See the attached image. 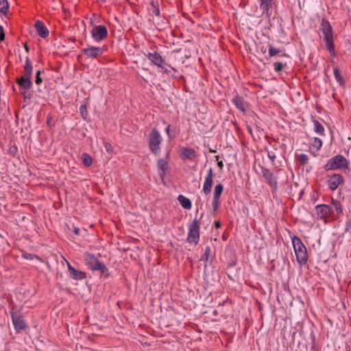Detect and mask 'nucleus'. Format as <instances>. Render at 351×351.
<instances>
[{
	"label": "nucleus",
	"instance_id": "nucleus-1",
	"mask_svg": "<svg viewBox=\"0 0 351 351\" xmlns=\"http://www.w3.org/2000/svg\"><path fill=\"white\" fill-rule=\"evenodd\" d=\"M292 243L298 262L300 265L306 264L308 260V255L305 245L301 239L296 236L292 238Z\"/></svg>",
	"mask_w": 351,
	"mask_h": 351
},
{
	"label": "nucleus",
	"instance_id": "nucleus-2",
	"mask_svg": "<svg viewBox=\"0 0 351 351\" xmlns=\"http://www.w3.org/2000/svg\"><path fill=\"white\" fill-rule=\"evenodd\" d=\"M162 141V137L159 131L153 128L148 136V145L151 152L156 156L160 152V144Z\"/></svg>",
	"mask_w": 351,
	"mask_h": 351
},
{
	"label": "nucleus",
	"instance_id": "nucleus-3",
	"mask_svg": "<svg viewBox=\"0 0 351 351\" xmlns=\"http://www.w3.org/2000/svg\"><path fill=\"white\" fill-rule=\"evenodd\" d=\"M16 82L19 86V91L23 96L24 100L30 99L32 98V94L27 93V91L32 86V77L23 75L16 79Z\"/></svg>",
	"mask_w": 351,
	"mask_h": 351
},
{
	"label": "nucleus",
	"instance_id": "nucleus-4",
	"mask_svg": "<svg viewBox=\"0 0 351 351\" xmlns=\"http://www.w3.org/2000/svg\"><path fill=\"white\" fill-rule=\"evenodd\" d=\"M322 27L323 34L324 35V40L326 41V47L330 53L335 56V51L332 39V27L327 21L323 22L322 23Z\"/></svg>",
	"mask_w": 351,
	"mask_h": 351
},
{
	"label": "nucleus",
	"instance_id": "nucleus-5",
	"mask_svg": "<svg viewBox=\"0 0 351 351\" xmlns=\"http://www.w3.org/2000/svg\"><path fill=\"white\" fill-rule=\"evenodd\" d=\"M200 225L198 220L195 218L189 224V233L187 241L189 243L197 244L199 239Z\"/></svg>",
	"mask_w": 351,
	"mask_h": 351
},
{
	"label": "nucleus",
	"instance_id": "nucleus-6",
	"mask_svg": "<svg viewBox=\"0 0 351 351\" xmlns=\"http://www.w3.org/2000/svg\"><path fill=\"white\" fill-rule=\"evenodd\" d=\"M347 167V160L342 155H337L330 158L324 168L326 170H335Z\"/></svg>",
	"mask_w": 351,
	"mask_h": 351
},
{
	"label": "nucleus",
	"instance_id": "nucleus-7",
	"mask_svg": "<svg viewBox=\"0 0 351 351\" xmlns=\"http://www.w3.org/2000/svg\"><path fill=\"white\" fill-rule=\"evenodd\" d=\"M10 314L16 333H19L22 330H24L27 327V324L23 319L22 313L20 311H14L12 310L10 311Z\"/></svg>",
	"mask_w": 351,
	"mask_h": 351
},
{
	"label": "nucleus",
	"instance_id": "nucleus-8",
	"mask_svg": "<svg viewBox=\"0 0 351 351\" xmlns=\"http://www.w3.org/2000/svg\"><path fill=\"white\" fill-rule=\"evenodd\" d=\"M90 34L95 41L99 42L107 37L108 29L105 25H99L93 27L90 31Z\"/></svg>",
	"mask_w": 351,
	"mask_h": 351
},
{
	"label": "nucleus",
	"instance_id": "nucleus-9",
	"mask_svg": "<svg viewBox=\"0 0 351 351\" xmlns=\"http://www.w3.org/2000/svg\"><path fill=\"white\" fill-rule=\"evenodd\" d=\"M105 51L104 47L88 46L82 50V53L87 58H97L101 56Z\"/></svg>",
	"mask_w": 351,
	"mask_h": 351
},
{
	"label": "nucleus",
	"instance_id": "nucleus-10",
	"mask_svg": "<svg viewBox=\"0 0 351 351\" xmlns=\"http://www.w3.org/2000/svg\"><path fill=\"white\" fill-rule=\"evenodd\" d=\"M213 170L211 167H210L208 170L203 185V192L205 195L209 194L211 191L213 184Z\"/></svg>",
	"mask_w": 351,
	"mask_h": 351
},
{
	"label": "nucleus",
	"instance_id": "nucleus-11",
	"mask_svg": "<svg viewBox=\"0 0 351 351\" xmlns=\"http://www.w3.org/2000/svg\"><path fill=\"white\" fill-rule=\"evenodd\" d=\"M69 276L75 280H82L86 278L84 271L75 269L69 261H66Z\"/></svg>",
	"mask_w": 351,
	"mask_h": 351
},
{
	"label": "nucleus",
	"instance_id": "nucleus-12",
	"mask_svg": "<svg viewBox=\"0 0 351 351\" xmlns=\"http://www.w3.org/2000/svg\"><path fill=\"white\" fill-rule=\"evenodd\" d=\"M102 262L99 261L93 254L86 253V263L88 268L93 271H97Z\"/></svg>",
	"mask_w": 351,
	"mask_h": 351
},
{
	"label": "nucleus",
	"instance_id": "nucleus-13",
	"mask_svg": "<svg viewBox=\"0 0 351 351\" xmlns=\"http://www.w3.org/2000/svg\"><path fill=\"white\" fill-rule=\"evenodd\" d=\"M315 208L317 214L320 218L328 217L333 213L332 207L326 204L317 205Z\"/></svg>",
	"mask_w": 351,
	"mask_h": 351
},
{
	"label": "nucleus",
	"instance_id": "nucleus-14",
	"mask_svg": "<svg viewBox=\"0 0 351 351\" xmlns=\"http://www.w3.org/2000/svg\"><path fill=\"white\" fill-rule=\"evenodd\" d=\"M343 178L340 174L332 175L328 181L329 189L332 191L336 190L338 186L343 183Z\"/></svg>",
	"mask_w": 351,
	"mask_h": 351
},
{
	"label": "nucleus",
	"instance_id": "nucleus-15",
	"mask_svg": "<svg viewBox=\"0 0 351 351\" xmlns=\"http://www.w3.org/2000/svg\"><path fill=\"white\" fill-rule=\"evenodd\" d=\"M263 14L269 17L272 14V0H258Z\"/></svg>",
	"mask_w": 351,
	"mask_h": 351
},
{
	"label": "nucleus",
	"instance_id": "nucleus-16",
	"mask_svg": "<svg viewBox=\"0 0 351 351\" xmlns=\"http://www.w3.org/2000/svg\"><path fill=\"white\" fill-rule=\"evenodd\" d=\"M147 57L155 65L162 69L164 68L163 64H165V60L158 52L148 53Z\"/></svg>",
	"mask_w": 351,
	"mask_h": 351
},
{
	"label": "nucleus",
	"instance_id": "nucleus-17",
	"mask_svg": "<svg viewBox=\"0 0 351 351\" xmlns=\"http://www.w3.org/2000/svg\"><path fill=\"white\" fill-rule=\"evenodd\" d=\"M236 261H232L231 262L229 263L228 268V276L232 280L239 282L241 279L239 272L237 270L234 269V266L236 265Z\"/></svg>",
	"mask_w": 351,
	"mask_h": 351
},
{
	"label": "nucleus",
	"instance_id": "nucleus-18",
	"mask_svg": "<svg viewBox=\"0 0 351 351\" xmlns=\"http://www.w3.org/2000/svg\"><path fill=\"white\" fill-rule=\"evenodd\" d=\"M38 34L43 38L49 36V30L40 21H36L34 24Z\"/></svg>",
	"mask_w": 351,
	"mask_h": 351
},
{
	"label": "nucleus",
	"instance_id": "nucleus-19",
	"mask_svg": "<svg viewBox=\"0 0 351 351\" xmlns=\"http://www.w3.org/2000/svg\"><path fill=\"white\" fill-rule=\"evenodd\" d=\"M180 157L182 159L193 160L196 156V152L194 149L189 147H182L180 149Z\"/></svg>",
	"mask_w": 351,
	"mask_h": 351
},
{
	"label": "nucleus",
	"instance_id": "nucleus-20",
	"mask_svg": "<svg viewBox=\"0 0 351 351\" xmlns=\"http://www.w3.org/2000/svg\"><path fill=\"white\" fill-rule=\"evenodd\" d=\"M157 165L158 174L161 179L163 180L165 176V171L168 169L167 162L163 158H160L158 160Z\"/></svg>",
	"mask_w": 351,
	"mask_h": 351
},
{
	"label": "nucleus",
	"instance_id": "nucleus-21",
	"mask_svg": "<svg viewBox=\"0 0 351 351\" xmlns=\"http://www.w3.org/2000/svg\"><path fill=\"white\" fill-rule=\"evenodd\" d=\"M178 200L184 208L188 210L191 208L192 204L189 198L186 197L182 195H180L178 197Z\"/></svg>",
	"mask_w": 351,
	"mask_h": 351
},
{
	"label": "nucleus",
	"instance_id": "nucleus-22",
	"mask_svg": "<svg viewBox=\"0 0 351 351\" xmlns=\"http://www.w3.org/2000/svg\"><path fill=\"white\" fill-rule=\"evenodd\" d=\"M33 72V66L31 60L29 58H26L25 64L24 67V75L25 76L32 77Z\"/></svg>",
	"mask_w": 351,
	"mask_h": 351
},
{
	"label": "nucleus",
	"instance_id": "nucleus-23",
	"mask_svg": "<svg viewBox=\"0 0 351 351\" xmlns=\"http://www.w3.org/2000/svg\"><path fill=\"white\" fill-rule=\"evenodd\" d=\"M263 174L265 178H266L272 186L277 184V181L274 175L267 169L263 170Z\"/></svg>",
	"mask_w": 351,
	"mask_h": 351
},
{
	"label": "nucleus",
	"instance_id": "nucleus-24",
	"mask_svg": "<svg viewBox=\"0 0 351 351\" xmlns=\"http://www.w3.org/2000/svg\"><path fill=\"white\" fill-rule=\"evenodd\" d=\"M200 260L204 261L206 263L212 261V252L210 246H206L205 247L204 252Z\"/></svg>",
	"mask_w": 351,
	"mask_h": 351
},
{
	"label": "nucleus",
	"instance_id": "nucleus-25",
	"mask_svg": "<svg viewBox=\"0 0 351 351\" xmlns=\"http://www.w3.org/2000/svg\"><path fill=\"white\" fill-rule=\"evenodd\" d=\"M82 160L83 164L86 167H90L93 163L92 157L89 154H86V153L82 154Z\"/></svg>",
	"mask_w": 351,
	"mask_h": 351
},
{
	"label": "nucleus",
	"instance_id": "nucleus-26",
	"mask_svg": "<svg viewBox=\"0 0 351 351\" xmlns=\"http://www.w3.org/2000/svg\"><path fill=\"white\" fill-rule=\"evenodd\" d=\"M313 122L315 132L323 135L324 132V128L322 125L317 120H313Z\"/></svg>",
	"mask_w": 351,
	"mask_h": 351
},
{
	"label": "nucleus",
	"instance_id": "nucleus-27",
	"mask_svg": "<svg viewBox=\"0 0 351 351\" xmlns=\"http://www.w3.org/2000/svg\"><path fill=\"white\" fill-rule=\"evenodd\" d=\"M9 10V3L7 0H0V12L6 14Z\"/></svg>",
	"mask_w": 351,
	"mask_h": 351
},
{
	"label": "nucleus",
	"instance_id": "nucleus-28",
	"mask_svg": "<svg viewBox=\"0 0 351 351\" xmlns=\"http://www.w3.org/2000/svg\"><path fill=\"white\" fill-rule=\"evenodd\" d=\"M223 184H217L215 187V192H214L213 197H215V199H219L220 196L223 192Z\"/></svg>",
	"mask_w": 351,
	"mask_h": 351
},
{
	"label": "nucleus",
	"instance_id": "nucleus-29",
	"mask_svg": "<svg viewBox=\"0 0 351 351\" xmlns=\"http://www.w3.org/2000/svg\"><path fill=\"white\" fill-rule=\"evenodd\" d=\"M333 71H334V75H335V77L337 82H338L339 83V84L341 86L344 85L345 82H344V80L343 79V77L340 75L339 70L337 67H335V68H334Z\"/></svg>",
	"mask_w": 351,
	"mask_h": 351
},
{
	"label": "nucleus",
	"instance_id": "nucleus-30",
	"mask_svg": "<svg viewBox=\"0 0 351 351\" xmlns=\"http://www.w3.org/2000/svg\"><path fill=\"white\" fill-rule=\"evenodd\" d=\"M165 131H166L169 139H173L176 137V132L175 128L171 130V125H168L167 127L165 128Z\"/></svg>",
	"mask_w": 351,
	"mask_h": 351
},
{
	"label": "nucleus",
	"instance_id": "nucleus-31",
	"mask_svg": "<svg viewBox=\"0 0 351 351\" xmlns=\"http://www.w3.org/2000/svg\"><path fill=\"white\" fill-rule=\"evenodd\" d=\"M332 205L336 210V212L339 214V213H342L343 212V209H342V206L341 205V204L337 201V200H332Z\"/></svg>",
	"mask_w": 351,
	"mask_h": 351
},
{
	"label": "nucleus",
	"instance_id": "nucleus-32",
	"mask_svg": "<svg viewBox=\"0 0 351 351\" xmlns=\"http://www.w3.org/2000/svg\"><path fill=\"white\" fill-rule=\"evenodd\" d=\"M97 271H100V272L106 276H109V274H108V269L107 268V267L104 265V263H101V266H99V267L98 268Z\"/></svg>",
	"mask_w": 351,
	"mask_h": 351
},
{
	"label": "nucleus",
	"instance_id": "nucleus-33",
	"mask_svg": "<svg viewBox=\"0 0 351 351\" xmlns=\"http://www.w3.org/2000/svg\"><path fill=\"white\" fill-rule=\"evenodd\" d=\"M322 145V141L319 138H315L313 139V146L315 147L317 150L319 149Z\"/></svg>",
	"mask_w": 351,
	"mask_h": 351
},
{
	"label": "nucleus",
	"instance_id": "nucleus-34",
	"mask_svg": "<svg viewBox=\"0 0 351 351\" xmlns=\"http://www.w3.org/2000/svg\"><path fill=\"white\" fill-rule=\"evenodd\" d=\"M21 256L27 260H32L34 258H37V256L31 253H27L25 252H22Z\"/></svg>",
	"mask_w": 351,
	"mask_h": 351
},
{
	"label": "nucleus",
	"instance_id": "nucleus-35",
	"mask_svg": "<svg viewBox=\"0 0 351 351\" xmlns=\"http://www.w3.org/2000/svg\"><path fill=\"white\" fill-rule=\"evenodd\" d=\"M298 160L301 164L304 165L308 162V158L307 155H306L304 154H301L299 156Z\"/></svg>",
	"mask_w": 351,
	"mask_h": 351
},
{
	"label": "nucleus",
	"instance_id": "nucleus-36",
	"mask_svg": "<svg viewBox=\"0 0 351 351\" xmlns=\"http://www.w3.org/2000/svg\"><path fill=\"white\" fill-rule=\"evenodd\" d=\"M232 101L238 109L241 110V101L239 97H234L232 99Z\"/></svg>",
	"mask_w": 351,
	"mask_h": 351
},
{
	"label": "nucleus",
	"instance_id": "nucleus-37",
	"mask_svg": "<svg viewBox=\"0 0 351 351\" xmlns=\"http://www.w3.org/2000/svg\"><path fill=\"white\" fill-rule=\"evenodd\" d=\"M280 51L278 49L274 48L272 46H269V54L270 56H274L278 54Z\"/></svg>",
	"mask_w": 351,
	"mask_h": 351
},
{
	"label": "nucleus",
	"instance_id": "nucleus-38",
	"mask_svg": "<svg viewBox=\"0 0 351 351\" xmlns=\"http://www.w3.org/2000/svg\"><path fill=\"white\" fill-rule=\"evenodd\" d=\"M80 111L82 117L85 119L86 116L87 115L86 106L85 104L81 105L80 107Z\"/></svg>",
	"mask_w": 351,
	"mask_h": 351
},
{
	"label": "nucleus",
	"instance_id": "nucleus-39",
	"mask_svg": "<svg viewBox=\"0 0 351 351\" xmlns=\"http://www.w3.org/2000/svg\"><path fill=\"white\" fill-rule=\"evenodd\" d=\"M40 73H41V71H38L36 73V80H35V82L37 85H40L42 82H43V80L40 77Z\"/></svg>",
	"mask_w": 351,
	"mask_h": 351
},
{
	"label": "nucleus",
	"instance_id": "nucleus-40",
	"mask_svg": "<svg viewBox=\"0 0 351 351\" xmlns=\"http://www.w3.org/2000/svg\"><path fill=\"white\" fill-rule=\"evenodd\" d=\"M219 205V199H215V197H213L212 206H213L214 211H216L218 209Z\"/></svg>",
	"mask_w": 351,
	"mask_h": 351
},
{
	"label": "nucleus",
	"instance_id": "nucleus-41",
	"mask_svg": "<svg viewBox=\"0 0 351 351\" xmlns=\"http://www.w3.org/2000/svg\"><path fill=\"white\" fill-rule=\"evenodd\" d=\"M152 7H153V11L152 12L156 15L159 16H160V10L157 5H156L154 2L152 3Z\"/></svg>",
	"mask_w": 351,
	"mask_h": 351
},
{
	"label": "nucleus",
	"instance_id": "nucleus-42",
	"mask_svg": "<svg viewBox=\"0 0 351 351\" xmlns=\"http://www.w3.org/2000/svg\"><path fill=\"white\" fill-rule=\"evenodd\" d=\"M283 64L281 62H275L274 64V70L277 72L280 71L283 68Z\"/></svg>",
	"mask_w": 351,
	"mask_h": 351
},
{
	"label": "nucleus",
	"instance_id": "nucleus-43",
	"mask_svg": "<svg viewBox=\"0 0 351 351\" xmlns=\"http://www.w3.org/2000/svg\"><path fill=\"white\" fill-rule=\"evenodd\" d=\"M5 38V34L3 31V27L0 25V43L2 42Z\"/></svg>",
	"mask_w": 351,
	"mask_h": 351
},
{
	"label": "nucleus",
	"instance_id": "nucleus-44",
	"mask_svg": "<svg viewBox=\"0 0 351 351\" xmlns=\"http://www.w3.org/2000/svg\"><path fill=\"white\" fill-rule=\"evenodd\" d=\"M256 130L258 133V135H257L258 138H261V136H264L265 135V132H264L263 130V129L261 130L259 127L256 126Z\"/></svg>",
	"mask_w": 351,
	"mask_h": 351
},
{
	"label": "nucleus",
	"instance_id": "nucleus-45",
	"mask_svg": "<svg viewBox=\"0 0 351 351\" xmlns=\"http://www.w3.org/2000/svg\"><path fill=\"white\" fill-rule=\"evenodd\" d=\"M217 165L220 169H222L223 167V163L222 160L217 162Z\"/></svg>",
	"mask_w": 351,
	"mask_h": 351
},
{
	"label": "nucleus",
	"instance_id": "nucleus-46",
	"mask_svg": "<svg viewBox=\"0 0 351 351\" xmlns=\"http://www.w3.org/2000/svg\"><path fill=\"white\" fill-rule=\"evenodd\" d=\"M110 147H111L110 144H109V143H106V144H105V147H106V150H107L108 152H109V151H110Z\"/></svg>",
	"mask_w": 351,
	"mask_h": 351
},
{
	"label": "nucleus",
	"instance_id": "nucleus-47",
	"mask_svg": "<svg viewBox=\"0 0 351 351\" xmlns=\"http://www.w3.org/2000/svg\"><path fill=\"white\" fill-rule=\"evenodd\" d=\"M215 227H216L217 228H219V227L221 226V223H220V222H219V221H216L215 222Z\"/></svg>",
	"mask_w": 351,
	"mask_h": 351
},
{
	"label": "nucleus",
	"instance_id": "nucleus-48",
	"mask_svg": "<svg viewBox=\"0 0 351 351\" xmlns=\"http://www.w3.org/2000/svg\"><path fill=\"white\" fill-rule=\"evenodd\" d=\"M247 128L249 132L253 136L252 128H251V126L247 125Z\"/></svg>",
	"mask_w": 351,
	"mask_h": 351
},
{
	"label": "nucleus",
	"instance_id": "nucleus-49",
	"mask_svg": "<svg viewBox=\"0 0 351 351\" xmlns=\"http://www.w3.org/2000/svg\"><path fill=\"white\" fill-rule=\"evenodd\" d=\"M268 156H269V157L271 158V160L272 161H274V159H275V158H276L275 155L269 154V155H268Z\"/></svg>",
	"mask_w": 351,
	"mask_h": 351
},
{
	"label": "nucleus",
	"instance_id": "nucleus-50",
	"mask_svg": "<svg viewBox=\"0 0 351 351\" xmlns=\"http://www.w3.org/2000/svg\"><path fill=\"white\" fill-rule=\"evenodd\" d=\"M74 233H75L76 235H78V234H80V230H79V228H75L74 229Z\"/></svg>",
	"mask_w": 351,
	"mask_h": 351
},
{
	"label": "nucleus",
	"instance_id": "nucleus-51",
	"mask_svg": "<svg viewBox=\"0 0 351 351\" xmlns=\"http://www.w3.org/2000/svg\"><path fill=\"white\" fill-rule=\"evenodd\" d=\"M25 51H26L27 52H28V51H29V47H28V46H27V44H25Z\"/></svg>",
	"mask_w": 351,
	"mask_h": 351
},
{
	"label": "nucleus",
	"instance_id": "nucleus-52",
	"mask_svg": "<svg viewBox=\"0 0 351 351\" xmlns=\"http://www.w3.org/2000/svg\"><path fill=\"white\" fill-rule=\"evenodd\" d=\"M215 158L216 160H217V162L219 161V156H216Z\"/></svg>",
	"mask_w": 351,
	"mask_h": 351
},
{
	"label": "nucleus",
	"instance_id": "nucleus-53",
	"mask_svg": "<svg viewBox=\"0 0 351 351\" xmlns=\"http://www.w3.org/2000/svg\"><path fill=\"white\" fill-rule=\"evenodd\" d=\"M209 151H210V152H215V150L212 149H210Z\"/></svg>",
	"mask_w": 351,
	"mask_h": 351
},
{
	"label": "nucleus",
	"instance_id": "nucleus-54",
	"mask_svg": "<svg viewBox=\"0 0 351 351\" xmlns=\"http://www.w3.org/2000/svg\"><path fill=\"white\" fill-rule=\"evenodd\" d=\"M350 258H351V253H350Z\"/></svg>",
	"mask_w": 351,
	"mask_h": 351
}]
</instances>
